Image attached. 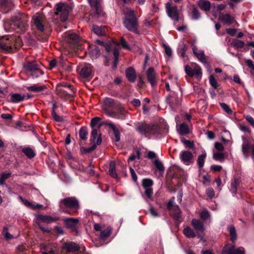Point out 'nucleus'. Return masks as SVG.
<instances>
[{"label":"nucleus","mask_w":254,"mask_h":254,"mask_svg":"<svg viewBox=\"0 0 254 254\" xmlns=\"http://www.w3.org/2000/svg\"><path fill=\"white\" fill-rule=\"evenodd\" d=\"M28 16L24 13L18 12L12 18L11 21H6L3 24L5 31L10 32L16 28L25 27L28 21Z\"/></svg>","instance_id":"obj_1"},{"label":"nucleus","mask_w":254,"mask_h":254,"mask_svg":"<svg viewBox=\"0 0 254 254\" xmlns=\"http://www.w3.org/2000/svg\"><path fill=\"white\" fill-rule=\"evenodd\" d=\"M124 13L125 16L123 19V23L125 27L128 30L138 34L139 31L137 28L138 19L134 11L128 8H126Z\"/></svg>","instance_id":"obj_2"},{"label":"nucleus","mask_w":254,"mask_h":254,"mask_svg":"<svg viewBox=\"0 0 254 254\" xmlns=\"http://www.w3.org/2000/svg\"><path fill=\"white\" fill-rule=\"evenodd\" d=\"M59 205L64 208V212L68 214L73 215L77 213L80 208L79 200L75 197H67L60 199Z\"/></svg>","instance_id":"obj_3"},{"label":"nucleus","mask_w":254,"mask_h":254,"mask_svg":"<svg viewBox=\"0 0 254 254\" xmlns=\"http://www.w3.org/2000/svg\"><path fill=\"white\" fill-rule=\"evenodd\" d=\"M116 105L115 108L116 111L108 113V115L110 116L119 119L124 120L126 118V111L124 110L123 106L120 104L116 105L114 100L110 98H106L104 100V105L102 108L105 109L107 108L112 107Z\"/></svg>","instance_id":"obj_4"},{"label":"nucleus","mask_w":254,"mask_h":254,"mask_svg":"<svg viewBox=\"0 0 254 254\" xmlns=\"http://www.w3.org/2000/svg\"><path fill=\"white\" fill-rule=\"evenodd\" d=\"M104 46L106 51L108 53L113 51L115 58V60L113 64V68H116L119 62V51L120 49L119 45L115 41L112 40L109 43H105L104 44Z\"/></svg>","instance_id":"obj_5"},{"label":"nucleus","mask_w":254,"mask_h":254,"mask_svg":"<svg viewBox=\"0 0 254 254\" xmlns=\"http://www.w3.org/2000/svg\"><path fill=\"white\" fill-rule=\"evenodd\" d=\"M166 12L168 16L172 19L174 22L179 20V12L176 5H172L170 2L166 4Z\"/></svg>","instance_id":"obj_6"},{"label":"nucleus","mask_w":254,"mask_h":254,"mask_svg":"<svg viewBox=\"0 0 254 254\" xmlns=\"http://www.w3.org/2000/svg\"><path fill=\"white\" fill-rule=\"evenodd\" d=\"M104 228V226L98 223H95L94 225V229L95 231H101L99 239L103 241L106 240L110 236L113 230L111 227H108L105 229Z\"/></svg>","instance_id":"obj_7"},{"label":"nucleus","mask_w":254,"mask_h":254,"mask_svg":"<svg viewBox=\"0 0 254 254\" xmlns=\"http://www.w3.org/2000/svg\"><path fill=\"white\" fill-rule=\"evenodd\" d=\"M182 97V92L178 94L175 92H173L171 93V95L167 97L166 102L172 109H173L175 106H178L180 104Z\"/></svg>","instance_id":"obj_8"},{"label":"nucleus","mask_w":254,"mask_h":254,"mask_svg":"<svg viewBox=\"0 0 254 254\" xmlns=\"http://www.w3.org/2000/svg\"><path fill=\"white\" fill-rule=\"evenodd\" d=\"M71 7L69 5H65L63 3H59L57 4L56 10L58 12H61L60 19L62 21H65L68 16V12Z\"/></svg>","instance_id":"obj_9"},{"label":"nucleus","mask_w":254,"mask_h":254,"mask_svg":"<svg viewBox=\"0 0 254 254\" xmlns=\"http://www.w3.org/2000/svg\"><path fill=\"white\" fill-rule=\"evenodd\" d=\"M222 254H245L243 247L236 248L234 245H227L223 249Z\"/></svg>","instance_id":"obj_10"},{"label":"nucleus","mask_w":254,"mask_h":254,"mask_svg":"<svg viewBox=\"0 0 254 254\" xmlns=\"http://www.w3.org/2000/svg\"><path fill=\"white\" fill-rule=\"evenodd\" d=\"M242 151L246 158L250 156V153H252V157L254 162V144H251L247 140L244 141L242 145Z\"/></svg>","instance_id":"obj_11"},{"label":"nucleus","mask_w":254,"mask_h":254,"mask_svg":"<svg viewBox=\"0 0 254 254\" xmlns=\"http://www.w3.org/2000/svg\"><path fill=\"white\" fill-rule=\"evenodd\" d=\"M180 159L186 165H190L193 163V154L189 151H182L180 153Z\"/></svg>","instance_id":"obj_12"},{"label":"nucleus","mask_w":254,"mask_h":254,"mask_svg":"<svg viewBox=\"0 0 254 254\" xmlns=\"http://www.w3.org/2000/svg\"><path fill=\"white\" fill-rule=\"evenodd\" d=\"M33 20L34 24L38 30L42 32L44 30V23L45 22V18L43 15L37 14L33 18Z\"/></svg>","instance_id":"obj_13"},{"label":"nucleus","mask_w":254,"mask_h":254,"mask_svg":"<svg viewBox=\"0 0 254 254\" xmlns=\"http://www.w3.org/2000/svg\"><path fill=\"white\" fill-rule=\"evenodd\" d=\"M37 223H51L59 220L58 217H52L49 215H44L40 214L36 215Z\"/></svg>","instance_id":"obj_14"},{"label":"nucleus","mask_w":254,"mask_h":254,"mask_svg":"<svg viewBox=\"0 0 254 254\" xmlns=\"http://www.w3.org/2000/svg\"><path fill=\"white\" fill-rule=\"evenodd\" d=\"M186 73L190 77L195 75L197 76L198 78H201L202 76V71L200 66H195L194 69H192L190 66H185Z\"/></svg>","instance_id":"obj_15"},{"label":"nucleus","mask_w":254,"mask_h":254,"mask_svg":"<svg viewBox=\"0 0 254 254\" xmlns=\"http://www.w3.org/2000/svg\"><path fill=\"white\" fill-rule=\"evenodd\" d=\"M18 199L25 206L33 209L41 208L43 207L42 205L37 203L33 201H29L26 199L22 198L20 195L18 196Z\"/></svg>","instance_id":"obj_16"},{"label":"nucleus","mask_w":254,"mask_h":254,"mask_svg":"<svg viewBox=\"0 0 254 254\" xmlns=\"http://www.w3.org/2000/svg\"><path fill=\"white\" fill-rule=\"evenodd\" d=\"M92 71V66L90 64H85L83 65L81 68L80 75L83 78H87L91 75Z\"/></svg>","instance_id":"obj_17"},{"label":"nucleus","mask_w":254,"mask_h":254,"mask_svg":"<svg viewBox=\"0 0 254 254\" xmlns=\"http://www.w3.org/2000/svg\"><path fill=\"white\" fill-rule=\"evenodd\" d=\"M12 44L8 41V38L6 36H2L0 38V49L9 52L11 50Z\"/></svg>","instance_id":"obj_18"},{"label":"nucleus","mask_w":254,"mask_h":254,"mask_svg":"<svg viewBox=\"0 0 254 254\" xmlns=\"http://www.w3.org/2000/svg\"><path fill=\"white\" fill-rule=\"evenodd\" d=\"M90 140L95 146L101 143L102 139L101 134L98 133L97 129L95 128H93V129H92Z\"/></svg>","instance_id":"obj_19"},{"label":"nucleus","mask_w":254,"mask_h":254,"mask_svg":"<svg viewBox=\"0 0 254 254\" xmlns=\"http://www.w3.org/2000/svg\"><path fill=\"white\" fill-rule=\"evenodd\" d=\"M146 76L151 86H154L156 84V77L153 67H150L147 71Z\"/></svg>","instance_id":"obj_20"},{"label":"nucleus","mask_w":254,"mask_h":254,"mask_svg":"<svg viewBox=\"0 0 254 254\" xmlns=\"http://www.w3.org/2000/svg\"><path fill=\"white\" fill-rule=\"evenodd\" d=\"M149 125L143 123H138L136 125V130L141 135L146 136L148 133Z\"/></svg>","instance_id":"obj_21"},{"label":"nucleus","mask_w":254,"mask_h":254,"mask_svg":"<svg viewBox=\"0 0 254 254\" xmlns=\"http://www.w3.org/2000/svg\"><path fill=\"white\" fill-rule=\"evenodd\" d=\"M24 66L27 69L30 71H37L39 75H42L43 72L39 70V65L36 62L32 61L28 62L24 65Z\"/></svg>","instance_id":"obj_22"},{"label":"nucleus","mask_w":254,"mask_h":254,"mask_svg":"<svg viewBox=\"0 0 254 254\" xmlns=\"http://www.w3.org/2000/svg\"><path fill=\"white\" fill-rule=\"evenodd\" d=\"M63 249L69 252H74L79 250V247L74 242H67L64 244Z\"/></svg>","instance_id":"obj_23"},{"label":"nucleus","mask_w":254,"mask_h":254,"mask_svg":"<svg viewBox=\"0 0 254 254\" xmlns=\"http://www.w3.org/2000/svg\"><path fill=\"white\" fill-rule=\"evenodd\" d=\"M192 51L194 55L200 62L205 63L206 58L203 51L198 50L197 48L194 46L192 47Z\"/></svg>","instance_id":"obj_24"},{"label":"nucleus","mask_w":254,"mask_h":254,"mask_svg":"<svg viewBox=\"0 0 254 254\" xmlns=\"http://www.w3.org/2000/svg\"><path fill=\"white\" fill-rule=\"evenodd\" d=\"M65 226L67 228H75L79 222V220L77 218H68L63 220Z\"/></svg>","instance_id":"obj_25"},{"label":"nucleus","mask_w":254,"mask_h":254,"mask_svg":"<svg viewBox=\"0 0 254 254\" xmlns=\"http://www.w3.org/2000/svg\"><path fill=\"white\" fill-rule=\"evenodd\" d=\"M193 228L197 231L203 232L204 228L203 223L199 220L196 219H192L191 222Z\"/></svg>","instance_id":"obj_26"},{"label":"nucleus","mask_w":254,"mask_h":254,"mask_svg":"<svg viewBox=\"0 0 254 254\" xmlns=\"http://www.w3.org/2000/svg\"><path fill=\"white\" fill-rule=\"evenodd\" d=\"M1 8L4 12H6L13 6L11 0H1L0 2Z\"/></svg>","instance_id":"obj_27"},{"label":"nucleus","mask_w":254,"mask_h":254,"mask_svg":"<svg viewBox=\"0 0 254 254\" xmlns=\"http://www.w3.org/2000/svg\"><path fill=\"white\" fill-rule=\"evenodd\" d=\"M89 54L92 59H97L100 55V51L95 45H91L89 47Z\"/></svg>","instance_id":"obj_28"},{"label":"nucleus","mask_w":254,"mask_h":254,"mask_svg":"<svg viewBox=\"0 0 254 254\" xmlns=\"http://www.w3.org/2000/svg\"><path fill=\"white\" fill-rule=\"evenodd\" d=\"M126 76L127 79L133 82L136 79V73L134 69L132 67H128L126 71Z\"/></svg>","instance_id":"obj_29"},{"label":"nucleus","mask_w":254,"mask_h":254,"mask_svg":"<svg viewBox=\"0 0 254 254\" xmlns=\"http://www.w3.org/2000/svg\"><path fill=\"white\" fill-rule=\"evenodd\" d=\"M92 30L97 35L103 36L106 34V29L103 26H99L96 25H93L92 27Z\"/></svg>","instance_id":"obj_30"},{"label":"nucleus","mask_w":254,"mask_h":254,"mask_svg":"<svg viewBox=\"0 0 254 254\" xmlns=\"http://www.w3.org/2000/svg\"><path fill=\"white\" fill-rule=\"evenodd\" d=\"M177 129L178 133L180 135L188 134L190 129L186 123H182L179 126H177Z\"/></svg>","instance_id":"obj_31"},{"label":"nucleus","mask_w":254,"mask_h":254,"mask_svg":"<svg viewBox=\"0 0 254 254\" xmlns=\"http://www.w3.org/2000/svg\"><path fill=\"white\" fill-rule=\"evenodd\" d=\"M240 183V180L238 178H235L234 181L231 184L230 191L235 196L237 192V188Z\"/></svg>","instance_id":"obj_32"},{"label":"nucleus","mask_w":254,"mask_h":254,"mask_svg":"<svg viewBox=\"0 0 254 254\" xmlns=\"http://www.w3.org/2000/svg\"><path fill=\"white\" fill-rule=\"evenodd\" d=\"M198 5L201 9L208 11L210 9L211 3L208 0H200L198 1Z\"/></svg>","instance_id":"obj_33"},{"label":"nucleus","mask_w":254,"mask_h":254,"mask_svg":"<svg viewBox=\"0 0 254 254\" xmlns=\"http://www.w3.org/2000/svg\"><path fill=\"white\" fill-rule=\"evenodd\" d=\"M148 133L151 134L158 137L161 134V131L159 127L157 125H149Z\"/></svg>","instance_id":"obj_34"},{"label":"nucleus","mask_w":254,"mask_h":254,"mask_svg":"<svg viewBox=\"0 0 254 254\" xmlns=\"http://www.w3.org/2000/svg\"><path fill=\"white\" fill-rule=\"evenodd\" d=\"M220 18L224 24H231L235 22L234 18L229 14H222Z\"/></svg>","instance_id":"obj_35"},{"label":"nucleus","mask_w":254,"mask_h":254,"mask_svg":"<svg viewBox=\"0 0 254 254\" xmlns=\"http://www.w3.org/2000/svg\"><path fill=\"white\" fill-rule=\"evenodd\" d=\"M11 176V173L10 172H5L0 175V186H6L5 181Z\"/></svg>","instance_id":"obj_36"},{"label":"nucleus","mask_w":254,"mask_h":254,"mask_svg":"<svg viewBox=\"0 0 254 254\" xmlns=\"http://www.w3.org/2000/svg\"><path fill=\"white\" fill-rule=\"evenodd\" d=\"M25 99V95H22L19 93L13 94L11 95V102L12 103H18Z\"/></svg>","instance_id":"obj_37"},{"label":"nucleus","mask_w":254,"mask_h":254,"mask_svg":"<svg viewBox=\"0 0 254 254\" xmlns=\"http://www.w3.org/2000/svg\"><path fill=\"white\" fill-rule=\"evenodd\" d=\"M66 38L67 41L70 44L76 43L79 40V37L75 33L67 34Z\"/></svg>","instance_id":"obj_38"},{"label":"nucleus","mask_w":254,"mask_h":254,"mask_svg":"<svg viewBox=\"0 0 254 254\" xmlns=\"http://www.w3.org/2000/svg\"><path fill=\"white\" fill-rule=\"evenodd\" d=\"M108 125L113 131L116 141L118 142L120 140V133L119 131L117 129L114 124L112 123H108Z\"/></svg>","instance_id":"obj_39"},{"label":"nucleus","mask_w":254,"mask_h":254,"mask_svg":"<svg viewBox=\"0 0 254 254\" xmlns=\"http://www.w3.org/2000/svg\"><path fill=\"white\" fill-rule=\"evenodd\" d=\"M22 152L29 158H32L35 156L33 150L30 147H25L22 149Z\"/></svg>","instance_id":"obj_40"},{"label":"nucleus","mask_w":254,"mask_h":254,"mask_svg":"<svg viewBox=\"0 0 254 254\" xmlns=\"http://www.w3.org/2000/svg\"><path fill=\"white\" fill-rule=\"evenodd\" d=\"M46 88V86L45 85L43 86H37L36 85H34L32 86H30L27 87L28 90L32 91L34 92H40Z\"/></svg>","instance_id":"obj_41"},{"label":"nucleus","mask_w":254,"mask_h":254,"mask_svg":"<svg viewBox=\"0 0 254 254\" xmlns=\"http://www.w3.org/2000/svg\"><path fill=\"white\" fill-rule=\"evenodd\" d=\"M206 156L205 152L198 156L197 159V164L200 169H201L203 166L205 159Z\"/></svg>","instance_id":"obj_42"},{"label":"nucleus","mask_w":254,"mask_h":254,"mask_svg":"<svg viewBox=\"0 0 254 254\" xmlns=\"http://www.w3.org/2000/svg\"><path fill=\"white\" fill-rule=\"evenodd\" d=\"M184 234L188 238H194L195 234L193 230L189 227H187L184 229Z\"/></svg>","instance_id":"obj_43"},{"label":"nucleus","mask_w":254,"mask_h":254,"mask_svg":"<svg viewBox=\"0 0 254 254\" xmlns=\"http://www.w3.org/2000/svg\"><path fill=\"white\" fill-rule=\"evenodd\" d=\"M109 174L110 175L114 178H117L118 177V175L116 173V169H115V163L114 162H111L110 163V168H109Z\"/></svg>","instance_id":"obj_44"},{"label":"nucleus","mask_w":254,"mask_h":254,"mask_svg":"<svg viewBox=\"0 0 254 254\" xmlns=\"http://www.w3.org/2000/svg\"><path fill=\"white\" fill-rule=\"evenodd\" d=\"M245 44L243 41L238 39L233 40L231 43V45L237 49L243 48Z\"/></svg>","instance_id":"obj_45"},{"label":"nucleus","mask_w":254,"mask_h":254,"mask_svg":"<svg viewBox=\"0 0 254 254\" xmlns=\"http://www.w3.org/2000/svg\"><path fill=\"white\" fill-rule=\"evenodd\" d=\"M200 18V14L199 10L194 6H193L191 11V19L194 20H198Z\"/></svg>","instance_id":"obj_46"},{"label":"nucleus","mask_w":254,"mask_h":254,"mask_svg":"<svg viewBox=\"0 0 254 254\" xmlns=\"http://www.w3.org/2000/svg\"><path fill=\"white\" fill-rule=\"evenodd\" d=\"M228 231L230 233L231 241L233 242L237 238L236 229L234 226L231 225L229 227Z\"/></svg>","instance_id":"obj_47"},{"label":"nucleus","mask_w":254,"mask_h":254,"mask_svg":"<svg viewBox=\"0 0 254 254\" xmlns=\"http://www.w3.org/2000/svg\"><path fill=\"white\" fill-rule=\"evenodd\" d=\"M88 131L86 127H82L80 128L79 131V137L82 140H86Z\"/></svg>","instance_id":"obj_48"},{"label":"nucleus","mask_w":254,"mask_h":254,"mask_svg":"<svg viewBox=\"0 0 254 254\" xmlns=\"http://www.w3.org/2000/svg\"><path fill=\"white\" fill-rule=\"evenodd\" d=\"M213 158L216 161L223 162L225 158V155L222 153H214L213 155Z\"/></svg>","instance_id":"obj_49"},{"label":"nucleus","mask_w":254,"mask_h":254,"mask_svg":"<svg viewBox=\"0 0 254 254\" xmlns=\"http://www.w3.org/2000/svg\"><path fill=\"white\" fill-rule=\"evenodd\" d=\"M154 165L156 168V169L161 172H163L164 171V167L163 164L161 162H160L158 159H156L154 160Z\"/></svg>","instance_id":"obj_50"},{"label":"nucleus","mask_w":254,"mask_h":254,"mask_svg":"<svg viewBox=\"0 0 254 254\" xmlns=\"http://www.w3.org/2000/svg\"><path fill=\"white\" fill-rule=\"evenodd\" d=\"M153 185V181L149 179H145L142 181V186L144 189L150 188Z\"/></svg>","instance_id":"obj_51"},{"label":"nucleus","mask_w":254,"mask_h":254,"mask_svg":"<svg viewBox=\"0 0 254 254\" xmlns=\"http://www.w3.org/2000/svg\"><path fill=\"white\" fill-rule=\"evenodd\" d=\"M200 217L201 219L205 221L209 219L210 217V214L209 211L206 209H204L200 214Z\"/></svg>","instance_id":"obj_52"},{"label":"nucleus","mask_w":254,"mask_h":254,"mask_svg":"<svg viewBox=\"0 0 254 254\" xmlns=\"http://www.w3.org/2000/svg\"><path fill=\"white\" fill-rule=\"evenodd\" d=\"M88 1L90 6L97 11L99 6V0H88Z\"/></svg>","instance_id":"obj_53"},{"label":"nucleus","mask_w":254,"mask_h":254,"mask_svg":"<svg viewBox=\"0 0 254 254\" xmlns=\"http://www.w3.org/2000/svg\"><path fill=\"white\" fill-rule=\"evenodd\" d=\"M220 105L221 107L227 114H230V115L232 114V113H233L232 110L230 108V107L228 105H227L226 103H220Z\"/></svg>","instance_id":"obj_54"},{"label":"nucleus","mask_w":254,"mask_h":254,"mask_svg":"<svg viewBox=\"0 0 254 254\" xmlns=\"http://www.w3.org/2000/svg\"><path fill=\"white\" fill-rule=\"evenodd\" d=\"M209 82L210 85L214 88L217 89L218 87V83L214 76L211 75L209 76Z\"/></svg>","instance_id":"obj_55"},{"label":"nucleus","mask_w":254,"mask_h":254,"mask_svg":"<svg viewBox=\"0 0 254 254\" xmlns=\"http://www.w3.org/2000/svg\"><path fill=\"white\" fill-rule=\"evenodd\" d=\"M135 158H137L138 160H139L140 158V154L139 151H137L136 152V155L131 154L128 159V164H130L133 161L135 160Z\"/></svg>","instance_id":"obj_56"},{"label":"nucleus","mask_w":254,"mask_h":254,"mask_svg":"<svg viewBox=\"0 0 254 254\" xmlns=\"http://www.w3.org/2000/svg\"><path fill=\"white\" fill-rule=\"evenodd\" d=\"M71 167L75 170H78L80 172H86V168H85L84 166L81 163H78V164L77 165H76V166H71Z\"/></svg>","instance_id":"obj_57"},{"label":"nucleus","mask_w":254,"mask_h":254,"mask_svg":"<svg viewBox=\"0 0 254 254\" xmlns=\"http://www.w3.org/2000/svg\"><path fill=\"white\" fill-rule=\"evenodd\" d=\"M101 120V118L99 117H94L92 119L90 122V126L92 127V129H93V128H95V126L98 125Z\"/></svg>","instance_id":"obj_58"},{"label":"nucleus","mask_w":254,"mask_h":254,"mask_svg":"<svg viewBox=\"0 0 254 254\" xmlns=\"http://www.w3.org/2000/svg\"><path fill=\"white\" fill-rule=\"evenodd\" d=\"M175 208L177 209V211L174 214V218L177 221H180L181 218V213L179 207L177 205Z\"/></svg>","instance_id":"obj_59"},{"label":"nucleus","mask_w":254,"mask_h":254,"mask_svg":"<svg viewBox=\"0 0 254 254\" xmlns=\"http://www.w3.org/2000/svg\"><path fill=\"white\" fill-rule=\"evenodd\" d=\"M52 116L54 120L58 122H62L63 121V118L59 116L56 113V111L52 112Z\"/></svg>","instance_id":"obj_60"},{"label":"nucleus","mask_w":254,"mask_h":254,"mask_svg":"<svg viewBox=\"0 0 254 254\" xmlns=\"http://www.w3.org/2000/svg\"><path fill=\"white\" fill-rule=\"evenodd\" d=\"M121 44L123 48L127 49L129 50H130L131 49V46L128 45L127 42L126 41V40L123 37L121 38Z\"/></svg>","instance_id":"obj_61"},{"label":"nucleus","mask_w":254,"mask_h":254,"mask_svg":"<svg viewBox=\"0 0 254 254\" xmlns=\"http://www.w3.org/2000/svg\"><path fill=\"white\" fill-rule=\"evenodd\" d=\"M239 129L245 133H251L250 129L247 127L245 124H241L239 125Z\"/></svg>","instance_id":"obj_62"},{"label":"nucleus","mask_w":254,"mask_h":254,"mask_svg":"<svg viewBox=\"0 0 254 254\" xmlns=\"http://www.w3.org/2000/svg\"><path fill=\"white\" fill-rule=\"evenodd\" d=\"M163 47L164 48L165 54L168 57H171L172 55V51L171 48L165 44H163Z\"/></svg>","instance_id":"obj_63"},{"label":"nucleus","mask_w":254,"mask_h":254,"mask_svg":"<svg viewBox=\"0 0 254 254\" xmlns=\"http://www.w3.org/2000/svg\"><path fill=\"white\" fill-rule=\"evenodd\" d=\"M206 193L207 195V196L210 198H212L214 196V190L211 188H208L206 189Z\"/></svg>","instance_id":"obj_64"}]
</instances>
